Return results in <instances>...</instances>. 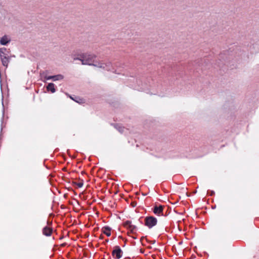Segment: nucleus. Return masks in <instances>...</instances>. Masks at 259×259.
Segmentation results:
<instances>
[{
  "label": "nucleus",
  "mask_w": 259,
  "mask_h": 259,
  "mask_svg": "<svg viewBox=\"0 0 259 259\" xmlns=\"http://www.w3.org/2000/svg\"><path fill=\"white\" fill-rule=\"evenodd\" d=\"M96 58V56L91 54H83L82 55V64L92 65Z\"/></svg>",
  "instance_id": "f257e3e1"
},
{
  "label": "nucleus",
  "mask_w": 259,
  "mask_h": 259,
  "mask_svg": "<svg viewBox=\"0 0 259 259\" xmlns=\"http://www.w3.org/2000/svg\"><path fill=\"white\" fill-rule=\"evenodd\" d=\"M157 223V220L156 218L153 216H148L145 219V225L149 229L156 226Z\"/></svg>",
  "instance_id": "f03ea898"
},
{
  "label": "nucleus",
  "mask_w": 259,
  "mask_h": 259,
  "mask_svg": "<svg viewBox=\"0 0 259 259\" xmlns=\"http://www.w3.org/2000/svg\"><path fill=\"white\" fill-rule=\"evenodd\" d=\"M123 252L119 246H115L112 252L113 257L116 259H119L122 256Z\"/></svg>",
  "instance_id": "7ed1b4c3"
},
{
  "label": "nucleus",
  "mask_w": 259,
  "mask_h": 259,
  "mask_svg": "<svg viewBox=\"0 0 259 259\" xmlns=\"http://www.w3.org/2000/svg\"><path fill=\"white\" fill-rule=\"evenodd\" d=\"M164 206L162 205H155L153 208V212L157 215H162Z\"/></svg>",
  "instance_id": "20e7f679"
},
{
  "label": "nucleus",
  "mask_w": 259,
  "mask_h": 259,
  "mask_svg": "<svg viewBox=\"0 0 259 259\" xmlns=\"http://www.w3.org/2000/svg\"><path fill=\"white\" fill-rule=\"evenodd\" d=\"M71 204L73 205V209L76 212H79L81 209V206H80L79 202L76 199H73L71 201Z\"/></svg>",
  "instance_id": "39448f33"
},
{
  "label": "nucleus",
  "mask_w": 259,
  "mask_h": 259,
  "mask_svg": "<svg viewBox=\"0 0 259 259\" xmlns=\"http://www.w3.org/2000/svg\"><path fill=\"white\" fill-rule=\"evenodd\" d=\"M53 232V229L51 227L46 226L42 229V234L46 236H50Z\"/></svg>",
  "instance_id": "423d86ee"
},
{
  "label": "nucleus",
  "mask_w": 259,
  "mask_h": 259,
  "mask_svg": "<svg viewBox=\"0 0 259 259\" xmlns=\"http://www.w3.org/2000/svg\"><path fill=\"white\" fill-rule=\"evenodd\" d=\"M1 58L3 65L5 66H7L9 63V59L7 56H4L1 54Z\"/></svg>",
  "instance_id": "0eeeda50"
},
{
  "label": "nucleus",
  "mask_w": 259,
  "mask_h": 259,
  "mask_svg": "<svg viewBox=\"0 0 259 259\" xmlns=\"http://www.w3.org/2000/svg\"><path fill=\"white\" fill-rule=\"evenodd\" d=\"M102 232L106 235L107 236H110L111 235V229L109 227H104L102 229Z\"/></svg>",
  "instance_id": "6e6552de"
},
{
  "label": "nucleus",
  "mask_w": 259,
  "mask_h": 259,
  "mask_svg": "<svg viewBox=\"0 0 259 259\" xmlns=\"http://www.w3.org/2000/svg\"><path fill=\"white\" fill-rule=\"evenodd\" d=\"M47 89L48 91H51V93H54L56 91V89L55 88V85L53 83H50L47 87Z\"/></svg>",
  "instance_id": "1a4fd4ad"
},
{
  "label": "nucleus",
  "mask_w": 259,
  "mask_h": 259,
  "mask_svg": "<svg viewBox=\"0 0 259 259\" xmlns=\"http://www.w3.org/2000/svg\"><path fill=\"white\" fill-rule=\"evenodd\" d=\"M10 41V39L6 35L2 37L0 40V43L2 45H6Z\"/></svg>",
  "instance_id": "9d476101"
},
{
  "label": "nucleus",
  "mask_w": 259,
  "mask_h": 259,
  "mask_svg": "<svg viewBox=\"0 0 259 259\" xmlns=\"http://www.w3.org/2000/svg\"><path fill=\"white\" fill-rule=\"evenodd\" d=\"M62 79H63V76L60 74L52 76V79L54 81L61 80Z\"/></svg>",
  "instance_id": "9b49d317"
},
{
  "label": "nucleus",
  "mask_w": 259,
  "mask_h": 259,
  "mask_svg": "<svg viewBox=\"0 0 259 259\" xmlns=\"http://www.w3.org/2000/svg\"><path fill=\"white\" fill-rule=\"evenodd\" d=\"M132 225V224L131 221H127L124 223L123 226H124V227H125L127 228L128 229H129V227H130V226H131Z\"/></svg>",
  "instance_id": "f8f14e48"
},
{
  "label": "nucleus",
  "mask_w": 259,
  "mask_h": 259,
  "mask_svg": "<svg viewBox=\"0 0 259 259\" xmlns=\"http://www.w3.org/2000/svg\"><path fill=\"white\" fill-rule=\"evenodd\" d=\"M7 51V49L5 48H2L0 49V56H1V54L4 56H7L6 54V52Z\"/></svg>",
  "instance_id": "ddd939ff"
},
{
  "label": "nucleus",
  "mask_w": 259,
  "mask_h": 259,
  "mask_svg": "<svg viewBox=\"0 0 259 259\" xmlns=\"http://www.w3.org/2000/svg\"><path fill=\"white\" fill-rule=\"evenodd\" d=\"M136 226L133 225L130 226V227H129V230L132 233H133L134 232V231L136 230Z\"/></svg>",
  "instance_id": "4468645a"
},
{
  "label": "nucleus",
  "mask_w": 259,
  "mask_h": 259,
  "mask_svg": "<svg viewBox=\"0 0 259 259\" xmlns=\"http://www.w3.org/2000/svg\"><path fill=\"white\" fill-rule=\"evenodd\" d=\"M70 98L78 103H80L81 99L79 97H76L75 99H74L72 97L70 96Z\"/></svg>",
  "instance_id": "2eb2a0df"
},
{
  "label": "nucleus",
  "mask_w": 259,
  "mask_h": 259,
  "mask_svg": "<svg viewBox=\"0 0 259 259\" xmlns=\"http://www.w3.org/2000/svg\"><path fill=\"white\" fill-rule=\"evenodd\" d=\"M137 203L136 201H133L132 202V203H131V205L132 206V207H134L135 206H136Z\"/></svg>",
  "instance_id": "dca6fc26"
},
{
  "label": "nucleus",
  "mask_w": 259,
  "mask_h": 259,
  "mask_svg": "<svg viewBox=\"0 0 259 259\" xmlns=\"http://www.w3.org/2000/svg\"><path fill=\"white\" fill-rule=\"evenodd\" d=\"M81 195L83 196V198L85 199H87L88 198V196H85V192H82Z\"/></svg>",
  "instance_id": "f3484780"
},
{
  "label": "nucleus",
  "mask_w": 259,
  "mask_h": 259,
  "mask_svg": "<svg viewBox=\"0 0 259 259\" xmlns=\"http://www.w3.org/2000/svg\"><path fill=\"white\" fill-rule=\"evenodd\" d=\"M46 79L50 80L52 79V76H48L46 77Z\"/></svg>",
  "instance_id": "a211bd4d"
},
{
  "label": "nucleus",
  "mask_w": 259,
  "mask_h": 259,
  "mask_svg": "<svg viewBox=\"0 0 259 259\" xmlns=\"http://www.w3.org/2000/svg\"><path fill=\"white\" fill-rule=\"evenodd\" d=\"M76 184V185L77 186L78 188H81V182H79V183H75Z\"/></svg>",
  "instance_id": "6ab92c4d"
},
{
  "label": "nucleus",
  "mask_w": 259,
  "mask_h": 259,
  "mask_svg": "<svg viewBox=\"0 0 259 259\" xmlns=\"http://www.w3.org/2000/svg\"><path fill=\"white\" fill-rule=\"evenodd\" d=\"M89 236V232H87L85 234H84V237L85 238H87Z\"/></svg>",
  "instance_id": "aec40b11"
},
{
  "label": "nucleus",
  "mask_w": 259,
  "mask_h": 259,
  "mask_svg": "<svg viewBox=\"0 0 259 259\" xmlns=\"http://www.w3.org/2000/svg\"><path fill=\"white\" fill-rule=\"evenodd\" d=\"M80 56H79L78 57L76 58V59H78L79 60H81V59H80ZM74 59H76V58H74Z\"/></svg>",
  "instance_id": "412c9836"
},
{
  "label": "nucleus",
  "mask_w": 259,
  "mask_h": 259,
  "mask_svg": "<svg viewBox=\"0 0 259 259\" xmlns=\"http://www.w3.org/2000/svg\"><path fill=\"white\" fill-rule=\"evenodd\" d=\"M65 245H66V244H65V243H63V244H61V246H65Z\"/></svg>",
  "instance_id": "4be33fe9"
},
{
  "label": "nucleus",
  "mask_w": 259,
  "mask_h": 259,
  "mask_svg": "<svg viewBox=\"0 0 259 259\" xmlns=\"http://www.w3.org/2000/svg\"><path fill=\"white\" fill-rule=\"evenodd\" d=\"M83 255H84V256H86V255H87V252H86L85 251L83 252Z\"/></svg>",
  "instance_id": "5701e85b"
},
{
  "label": "nucleus",
  "mask_w": 259,
  "mask_h": 259,
  "mask_svg": "<svg viewBox=\"0 0 259 259\" xmlns=\"http://www.w3.org/2000/svg\"><path fill=\"white\" fill-rule=\"evenodd\" d=\"M81 196V193H80L79 194V196Z\"/></svg>",
  "instance_id": "b1692460"
},
{
  "label": "nucleus",
  "mask_w": 259,
  "mask_h": 259,
  "mask_svg": "<svg viewBox=\"0 0 259 259\" xmlns=\"http://www.w3.org/2000/svg\"><path fill=\"white\" fill-rule=\"evenodd\" d=\"M83 182H82V184H81L82 187L83 186Z\"/></svg>",
  "instance_id": "393cba45"
},
{
  "label": "nucleus",
  "mask_w": 259,
  "mask_h": 259,
  "mask_svg": "<svg viewBox=\"0 0 259 259\" xmlns=\"http://www.w3.org/2000/svg\"><path fill=\"white\" fill-rule=\"evenodd\" d=\"M81 174H82V175H83V171H82V172H81Z\"/></svg>",
  "instance_id": "a878e982"
},
{
  "label": "nucleus",
  "mask_w": 259,
  "mask_h": 259,
  "mask_svg": "<svg viewBox=\"0 0 259 259\" xmlns=\"http://www.w3.org/2000/svg\"><path fill=\"white\" fill-rule=\"evenodd\" d=\"M213 193H214V192H212V193H211V195H212V194H213Z\"/></svg>",
  "instance_id": "bb28decb"
}]
</instances>
